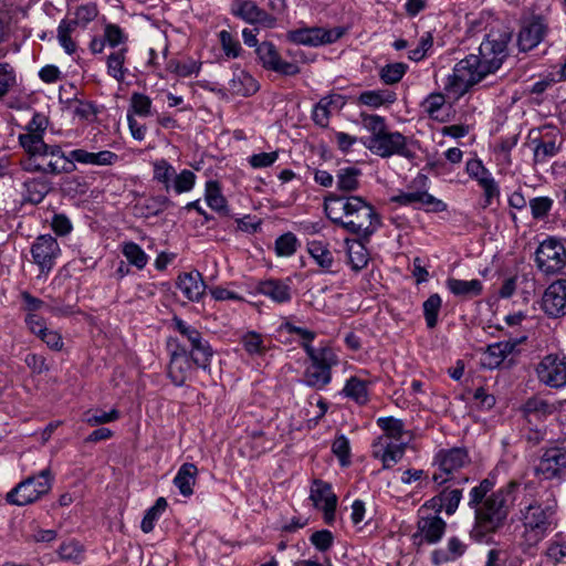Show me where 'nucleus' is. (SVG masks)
<instances>
[{"label": "nucleus", "instance_id": "nucleus-1", "mask_svg": "<svg viewBox=\"0 0 566 566\" xmlns=\"http://www.w3.org/2000/svg\"><path fill=\"white\" fill-rule=\"evenodd\" d=\"M48 126L49 118L41 113H35L25 125L24 133L19 135V144L28 155L23 163L24 170L46 175L72 172L75 165L70 154L66 156L59 145L44 142Z\"/></svg>", "mask_w": 566, "mask_h": 566}, {"label": "nucleus", "instance_id": "nucleus-2", "mask_svg": "<svg viewBox=\"0 0 566 566\" xmlns=\"http://www.w3.org/2000/svg\"><path fill=\"white\" fill-rule=\"evenodd\" d=\"M506 56L507 41L488 35L479 46V54H470L455 64L446 91L455 98L463 96L470 87L495 73Z\"/></svg>", "mask_w": 566, "mask_h": 566}, {"label": "nucleus", "instance_id": "nucleus-3", "mask_svg": "<svg viewBox=\"0 0 566 566\" xmlns=\"http://www.w3.org/2000/svg\"><path fill=\"white\" fill-rule=\"evenodd\" d=\"M520 506L523 544L534 547L552 530L558 506L555 493L551 488L528 481L524 483Z\"/></svg>", "mask_w": 566, "mask_h": 566}, {"label": "nucleus", "instance_id": "nucleus-4", "mask_svg": "<svg viewBox=\"0 0 566 566\" xmlns=\"http://www.w3.org/2000/svg\"><path fill=\"white\" fill-rule=\"evenodd\" d=\"M326 217L348 233L368 238L380 226L375 208L359 196L329 193L324 199Z\"/></svg>", "mask_w": 566, "mask_h": 566}, {"label": "nucleus", "instance_id": "nucleus-5", "mask_svg": "<svg viewBox=\"0 0 566 566\" xmlns=\"http://www.w3.org/2000/svg\"><path fill=\"white\" fill-rule=\"evenodd\" d=\"M518 484L510 481L505 486L488 496L475 510V523L471 536L481 541L486 534L499 530L509 514V507L515 500Z\"/></svg>", "mask_w": 566, "mask_h": 566}, {"label": "nucleus", "instance_id": "nucleus-6", "mask_svg": "<svg viewBox=\"0 0 566 566\" xmlns=\"http://www.w3.org/2000/svg\"><path fill=\"white\" fill-rule=\"evenodd\" d=\"M377 424L385 433L373 443V455L382 462L385 469H389L400 461L405 453L403 423L399 419L388 417L379 418Z\"/></svg>", "mask_w": 566, "mask_h": 566}, {"label": "nucleus", "instance_id": "nucleus-7", "mask_svg": "<svg viewBox=\"0 0 566 566\" xmlns=\"http://www.w3.org/2000/svg\"><path fill=\"white\" fill-rule=\"evenodd\" d=\"M311 364L304 373V381L307 386L323 388L331 382L332 367L338 364V358L331 347L314 348L308 343H302Z\"/></svg>", "mask_w": 566, "mask_h": 566}, {"label": "nucleus", "instance_id": "nucleus-8", "mask_svg": "<svg viewBox=\"0 0 566 566\" xmlns=\"http://www.w3.org/2000/svg\"><path fill=\"white\" fill-rule=\"evenodd\" d=\"M53 475L50 469L42 470L38 476H29L13 488L6 496L10 504L23 506L38 501L50 492Z\"/></svg>", "mask_w": 566, "mask_h": 566}, {"label": "nucleus", "instance_id": "nucleus-9", "mask_svg": "<svg viewBox=\"0 0 566 566\" xmlns=\"http://www.w3.org/2000/svg\"><path fill=\"white\" fill-rule=\"evenodd\" d=\"M364 145L373 154L378 155L382 158L390 157L392 155H399L406 158L413 156L412 151L407 147L406 137L399 132H384L376 138H366Z\"/></svg>", "mask_w": 566, "mask_h": 566}, {"label": "nucleus", "instance_id": "nucleus-10", "mask_svg": "<svg viewBox=\"0 0 566 566\" xmlns=\"http://www.w3.org/2000/svg\"><path fill=\"white\" fill-rule=\"evenodd\" d=\"M344 33L345 30L340 27L332 29L311 27L291 30L286 33V39L300 45L318 46L336 42Z\"/></svg>", "mask_w": 566, "mask_h": 566}, {"label": "nucleus", "instance_id": "nucleus-11", "mask_svg": "<svg viewBox=\"0 0 566 566\" xmlns=\"http://www.w3.org/2000/svg\"><path fill=\"white\" fill-rule=\"evenodd\" d=\"M175 328L181 334V336L189 343L190 354L192 361L196 366L206 369L209 365L210 358L212 357V349L209 344L203 340L201 333L186 324L180 318L174 319Z\"/></svg>", "mask_w": 566, "mask_h": 566}, {"label": "nucleus", "instance_id": "nucleus-12", "mask_svg": "<svg viewBox=\"0 0 566 566\" xmlns=\"http://www.w3.org/2000/svg\"><path fill=\"white\" fill-rule=\"evenodd\" d=\"M61 254L60 245L51 234L39 235L31 247L33 262L39 266L40 275L48 276Z\"/></svg>", "mask_w": 566, "mask_h": 566}, {"label": "nucleus", "instance_id": "nucleus-13", "mask_svg": "<svg viewBox=\"0 0 566 566\" xmlns=\"http://www.w3.org/2000/svg\"><path fill=\"white\" fill-rule=\"evenodd\" d=\"M535 261L541 271L546 274H554L564 268L566 251L556 240H545L536 250Z\"/></svg>", "mask_w": 566, "mask_h": 566}, {"label": "nucleus", "instance_id": "nucleus-14", "mask_svg": "<svg viewBox=\"0 0 566 566\" xmlns=\"http://www.w3.org/2000/svg\"><path fill=\"white\" fill-rule=\"evenodd\" d=\"M436 459L439 464L440 473L433 474V481L439 484L447 482L452 473L457 472L470 462L467 450L462 448L440 450Z\"/></svg>", "mask_w": 566, "mask_h": 566}, {"label": "nucleus", "instance_id": "nucleus-15", "mask_svg": "<svg viewBox=\"0 0 566 566\" xmlns=\"http://www.w3.org/2000/svg\"><path fill=\"white\" fill-rule=\"evenodd\" d=\"M535 473L547 480L565 476L566 450L559 447L546 449L535 467Z\"/></svg>", "mask_w": 566, "mask_h": 566}, {"label": "nucleus", "instance_id": "nucleus-16", "mask_svg": "<svg viewBox=\"0 0 566 566\" xmlns=\"http://www.w3.org/2000/svg\"><path fill=\"white\" fill-rule=\"evenodd\" d=\"M539 381L553 388L566 385V360L557 355L545 356L536 368Z\"/></svg>", "mask_w": 566, "mask_h": 566}, {"label": "nucleus", "instance_id": "nucleus-17", "mask_svg": "<svg viewBox=\"0 0 566 566\" xmlns=\"http://www.w3.org/2000/svg\"><path fill=\"white\" fill-rule=\"evenodd\" d=\"M310 500L316 509L324 512V520L331 524L335 518L337 496L329 483L322 480H314L311 486Z\"/></svg>", "mask_w": 566, "mask_h": 566}, {"label": "nucleus", "instance_id": "nucleus-18", "mask_svg": "<svg viewBox=\"0 0 566 566\" xmlns=\"http://www.w3.org/2000/svg\"><path fill=\"white\" fill-rule=\"evenodd\" d=\"M192 365L190 354L185 344H177L176 349L171 353L168 367V376L176 386H182L189 378Z\"/></svg>", "mask_w": 566, "mask_h": 566}, {"label": "nucleus", "instance_id": "nucleus-19", "mask_svg": "<svg viewBox=\"0 0 566 566\" xmlns=\"http://www.w3.org/2000/svg\"><path fill=\"white\" fill-rule=\"evenodd\" d=\"M542 308L551 317L566 315V280H558L546 289Z\"/></svg>", "mask_w": 566, "mask_h": 566}, {"label": "nucleus", "instance_id": "nucleus-20", "mask_svg": "<svg viewBox=\"0 0 566 566\" xmlns=\"http://www.w3.org/2000/svg\"><path fill=\"white\" fill-rule=\"evenodd\" d=\"M256 54L262 65L283 75H295L300 72L296 64L283 61L271 42H262L256 48Z\"/></svg>", "mask_w": 566, "mask_h": 566}, {"label": "nucleus", "instance_id": "nucleus-21", "mask_svg": "<svg viewBox=\"0 0 566 566\" xmlns=\"http://www.w3.org/2000/svg\"><path fill=\"white\" fill-rule=\"evenodd\" d=\"M394 202H397L401 206H413L417 208L427 207L428 210L440 212L447 209V205L434 198L432 195L427 191H408L401 192L391 198Z\"/></svg>", "mask_w": 566, "mask_h": 566}, {"label": "nucleus", "instance_id": "nucleus-22", "mask_svg": "<svg viewBox=\"0 0 566 566\" xmlns=\"http://www.w3.org/2000/svg\"><path fill=\"white\" fill-rule=\"evenodd\" d=\"M176 285L185 297L192 302L199 301L206 291V283L199 271L180 274L177 277Z\"/></svg>", "mask_w": 566, "mask_h": 566}, {"label": "nucleus", "instance_id": "nucleus-23", "mask_svg": "<svg viewBox=\"0 0 566 566\" xmlns=\"http://www.w3.org/2000/svg\"><path fill=\"white\" fill-rule=\"evenodd\" d=\"M72 163L74 161L93 166H112L118 161V155L109 150L91 153L85 149H74L70 153Z\"/></svg>", "mask_w": 566, "mask_h": 566}, {"label": "nucleus", "instance_id": "nucleus-24", "mask_svg": "<svg viewBox=\"0 0 566 566\" xmlns=\"http://www.w3.org/2000/svg\"><path fill=\"white\" fill-rule=\"evenodd\" d=\"M233 13L248 23L272 25L274 22V19L264 10L260 9L253 1H235Z\"/></svg>", "mask_w": 566, "mask_h": 566}, {"label": "nucleus", "instance_id": "nucleus-25", "mask_svg": "<svg viewBox=\"0 0 566 566\" xmlns=\"http://www.w3.org/2000/svg\"><path fill=\"white\" fill-rule=\"evenodd\" d=\"M444 531L446 522L438 515L421 516L418 521V532L427 543L440 541Z\"/></svg>", "mask_w": 566, "mask_h": 566}, {"label": "nucleus", "instance_id": "nucleus-26", "mask_svg": "<svg viewBox=\"0 0 566 566\" xmlns=\"http://www.w3.org/2000/svg\"><path fill=\"white\" fill-rule=\"evenodd\" d=\"M258 291L276 303H287L292 298L290 283L281 280L271 279L260 282Z\"/></svg>", "mask_w": 566, "mask_h": 566}, {"label": "nucleus", "instance_id": "nucleus-27", "mask_svg": "<svg viewBox=\"0 0 566 566\" xmlns=\"http://www.w3.org/2000/svg\"><path fill=\"white\" fill-rule=\"evenodd\" d=\"M258 90V82L243 70L234 71L228 83V91L233 95L249 96Z\"/></svg>", "mask_w": 566, "mask_h": 566}, {"label": "nucleus", "instance_id": "nucleus-28", "mask_svg": "<svg viewBox=\"0 0 566 566\" xmlns=\"http://www.w3.org/2000/svg\"><path fill=\"white\" fill-rule=\"evenodd\" d=\"M198 472V468L190 462H186L179 468L174 479V484L181 495L188 497L193 494V486L197 482Z\"/></svg>", "mask_w": 566, "mask_h": 566}, {"label": "nucleus", "instance_id": "nucleus-29", "mask_svg": "<svg viewBox=\"0 0 566 566\" xmlns=\"http://www.w3.org/2000/svg\"><path fill=\"white\" fill-rule=\"evenodd\" d=\"M461 497H462L461 490L446 489L438 496H434L427 504H424L422 506L421 511L424 510L427 506H430L432 509H438L437 510L438 512L443 509L448 515H451L458 509Z\"/></svg>", "mask_w": 566, "mask_h": 566}, {"label": "nucleus", "instance_id": "nucleus-30", "mask_svg": "<svg viewBox=\"0 0 566 566\" xmlns=\"http://www.w3.org/2000/svg\"><path fill=\"white\" fill-rule=\"evenodd\" d=\"M545 25L535 20L523 27L518 34V46L522 51H530L535 48L544 38Z\"/></svg>", "mask_w": 566, "mask_h": 566}, {"label": "nucleus", "instance_id": "nucleus-31", "mask_svg": "<svg viewBox=\"0 0 566 566\" xmlns=\"http://www.w3.org/2000/svg\"><path fill=\"white\" fill-rule=\"evenodd\" d=\"M524 417L528 422L541 420L554 412V407L541 397H532L522 407Z\"/></svg>", "mask_w": 566, "mask_h": 566}, {"label": "nucleus", "instance_id": "nucleus-32", "mask_svg": "<svg viewBox=\"0 0 566 566\" xmlns=\"http://www.w3.org/2000/svg\"><path fill=\"white\" fill-rule=\"evenodd\" d=\"M447 287L455 296L462 297H473L482 293V282L478 279L471 281L448 279Z\"/></svg>", "mask_w": 566, "mask_h": 566}, {"label": "nucleus", "instance_id": "nucleus-33", "mask_svg": "<svg viewBox=\"0 0 566 566\" xmlns=\"http://www.w3.org/2000/svg\"><path fill=\"white\" fill-rule=\"evenodd\" d=\"M127 48H120L119 50L112 52L107 56V74L116 80L118 83L124 82L127 73L125 67Z\"/></svg>", "mask_w": 566, "mask_h": 566}, {"label": "nucleus", "instance_id": "nucleus-34", "mask_svg": "<svg viewBox=\"0 0 566 566\" xmlns=\"http://www.w3.org/2000/svg\"><path fill=\"white\" fill-rule=\"evenodd\" d=\"M307 251L323 270H331L334 263V258L331 250L328 249L327 243L318 240H313L308 242Z\"/></svg>", "mask_w": 566, "mask_h": 566}, {"label": "nucleus", "instance_id": "nucleus-35", "mask_svg": "<svg viewBox=\"0 0 566 566\" xmlns=\"http://www.w3.org/2000/svg\"><path fill=\"white\" fill-rule=\"evenodd\" d=\"M27 190L25 199L31 203H40L51 191L52 185L44 178H33L24 182Z\"/></svg>", "mask_w": 566, "mask_h": 566}, {"label": "nucleus", "instance_id": "nucleus-36", "mask_svg": "<svg viewBox=\"0 0 566 566\" xmlns=\"http://www.w3.org/2000/svg\"><path fill=\"white\" fill-rule=\"evenodd\" d=\"M361 171L355 167L340 168L337 172V188L345 192H352L359 187V176Z\"/></svg>", "mask_w": 566, "mask_h": 566}, {"label": "nucleus", "instance_id": "nucleus-37", "mask_svg": "<svg viewBox=\"0 0 566 566\" xmlns=\"http://www.w3.org/2000/svg\"><path fill=\"white\" fill-rule=\"evenodd\" d=\"M396 101V95L389 91H366L363 92L358 102L366 106L378 108L385 104H391Z\"/></svg>", "mask_w": 566, "mask_h": 566}, {"label": "nucleus", "instance_id": "nucleus-38", "mask_svg": "<svg viewBox=\"0 0 566 566\" xmlns=\"http://www.w3.org/2000/svg\"><path fill=\"white\" fill-rule=\"evenodd\" d=\"M98 15V9L95 3H85L78 6L74 11V18L67 19L69 23L75 29L85 28L90 22L94 21Z\"/></svg>", "mask_w": 566, "mask_h": 566}, {"label": "nucleus", "instance_id": "nucleus-39", "mask_svg": "<svg viewBox=\"0 0 566 566\" xmlns=\"http://www.w3.org/2000/svg\"><path fill=\"white\" fill-rule=\"evenodd\" d=\"M75 30L76 29L69 23L67 19H63L57 27V41L65 53L70 55L74 54L77 50V44L72 38Z\"/></svg>", "mask_w": 566, "mask_h": 566}, {"label": "nucleus", "instance_id": "nucleus-40", "mask_svg": "<svg viewBox=\"0 0 566 566\" xmlns=\"http://www.w3.org/2000/svg\"><path fill=\"white\" fill-rule=\"evenodd\" d=\"M346 397L364 405L368 400L366 382L357 377H350L343 389Z\"/></svg>", "mask_w": 566, "mask_h": 566}, {"label": "nucleus", "instance_id": "nucleus-41", "mask_svg": "<svg viewBox=\"0 0 566 566\" xmlns=\"http://www.w3.org/2000/svg\"><path fill=\"white\" fill-rule=\"evenodd\" d=\"M206 201L208 206L218 211V212H226L227 205H226V198L221 193L220 186L218 181L210 180L206 184Z\"/></svg>", "mask_w": 566, "mask_h": 566}, {"label": "nucleus", "instance_id": "nucleus-42", "mask_svg": "<svg viewBox=\"0 0 566 566\" xmlns=\"http://www.w3.org/2000/svg\"><path fill=\"white\" fill-rule=\"evenodd\" d=\"M176 169L165 159L154 163V179L164 185L166 191L170 190Z\"/></svg>", "mask_w": 566, "mask_h": 566}, {"label": "nucleus", "instance_id": "nucleus-43", "mask_svg": "<svg viewBox=\"0 0 566 566\" xmlns=\"http://www.w3.org/2000/svg\"><path fill=\"white\" fill-rule=\"evenodd\" d=\"M408 70V65L402 62H396L385 65L379 76L385 84L392 85L398 83Z\"/></svg>", "mask_w": 566, "mask_h": 566}, {"label": "nucleus", "instance_id": "nucleus-44", "mask_svg": "<svg viewBox=\"0 0 566 566\" xmlns=\"http://www.w3.org/2000/svg\"><path fill=\"white\" fill-rule=\"evenodd\" d=\"M442 304V300L439 294H432L430 295L424 302H423V314L426 318L427 326L429 328H434L438 323V314L440 312Z\"/></svg>", "mask_w": 566, "mask_h": 566}, {"label": "nucleus", "instance_id": "nucleus-45", "mask_svg": "<svg viewBox=\"0 0 566 566\" xmlns=\"http://www.w3.org/2000/svg\"><path fill=\"white\" fill-rule=\"evenodd\" d=\"M167 501L165 497H158L155 504L147 510L143 521H142V531L144 533H149L154 530L155 522L158 520L160 514L166 510Z\"/></svg>", "mask_w": 566, "mask_h": 566}, {"label": "nucleus", "instance_id": "nucleus-46", "mask_svg": "<svg viewBox=\"0 0 566 566\" xmlns=\"http://www.w3.org/2000/svg\"><path fill=\"white\" fill-rule=\"evenodd\" d=\"M122 252L128 262L138 269H143L147 264L148 258L146 253L134 242L124 243Z\"/></svg>", "mask_w": 566, "mask_h": 566}, {"label": "nucleus", "instance_id": "nucleus-47", "mask_svg": "<svg viewBox=\"0 0 566 566\" xmlns=\"http://www.w3.org/2000/svg\"><path fill=\"white\" fill-rule=\"evenodd\" d=\"M119 418V411L112 409L106 412L99 409L88 410L84 415V421L90 426H98L115 421Z\"/></svg>", "mask_w": 566, "mask_h": 566}, {"label": "nucleus", "instance_id": "nucleus-48", "mask_svg": "<svg viewBox=\"0 0 566 566\" xmlns=\"http://www.w3.org/2000/svg\"><path fill=\"white\" fill-rule=\"evenodd\" d=\"M196 184V175L188 169H184L180 174L175 175L170 189L176 193L190 191Z\"/></svg>", "mask_w": 566, "mask_h": 566}, {"label": "nucleus", "instance_id": "nucleus-49", "mask_svg": "<svg viewBox=\"0 0 566 566\" xmlns=\"http://www.w3.org/2000/svg\"><path fill=\"white\" fill-rule=\"evenodd\" d=\"M130 113L144 117L149 116L151 114V99L145 94L133 93L128 114Z\"/></svg>", "mask_w": 566, "mask_h": 566}, {"label": "nucleus", "instance_id": "nucleus-50", "mask_svg": "<svg viewBox=\"0 0 566 566\" xmlns=\"http://www.w3.org/2000/svg\"><path fill=\"white\" fill-rule=\"evenodd\" d=\"M493 482L484 479L479 485L474 486L469 494V506L476 510L482 505V501L486 499V494L493 489Z\"/></svg>", "mask_w": 566, "mask_h": 566}, {"label": "nucleus", "instance_id": "nucleus-51", "mask_svg": "<svg viewBox=\"0 0 566 566\" xmlns=\"http://www.w3.org/2000/svg\"><path fill=\"white\" fill-rule=\"evenodd\" d=\"M83 552V546L75 539L62 543L57 549V554L62 559L72 562H77Z\"/></svg>", "mask_w": 566, "mask_h": 566}, {"label": "nucleus", "instance_id": "nucleus-52", "mask_svg": "<svg viewBox=\"0 0 566 566\" xmlns=\"http://www.w3.org/2000/svg\"><path fill=\"white\" fill-rule=\"evenodd\" d=\"M364 127L370 133L368 138H376L387 130L385 118L379 115L361 114Z\"/></svg>", "mask_w": 566, "mask_h": 566}, {"label": "nucleus", "instance_id": "nucleus-53", "mask_svg": "<svg viewBox=\"0 0 566 566\" xmlns=\"http://www.w3.org/2000/svg\"><path fill=\"white\" fill-rule=\"evenodd\" d=\"M518 342H499L488 346V354L494 357V364L499 365L509 354H511Z\"/></svg>", "mask_w": 566, "mask_h": 566}, {"label": "nucleus", "instance_id": "nucleus-54", "mask_svg": "<svg viewBox=\"0 0 566 566\" xmlns=\"http://www.w3.org/2000/svg\"><path fill=\"white\" fill-rule=\"evenodd\" d=\"M297 239L296 237L287 232L279 237L275 241V251L280 256H290L296 251Z\"/></svg>", "mask_w": 566, "mask_h": 566}, {"label": "nucleus", "instance_id": "nucleus-55", "mask_svg": "<svg viewBox=\"0 0 566 566\" xmlns=\"http://www.w3.org/2000/svg\"><path fill=\"white\" fill-rule=\"evenodd\" d=\"M242 344L250 355H262L266 349L262 336L255 332L247 333L242 337Z\"/></svg>", "mask_w": 566, "mask_h": 566}, {"label": "nucleus", "instance_id": "nucleus-56", "mask_svg": "<svg viewBox=\"0 0 566 566\" xmlns=\"http://www.w3.org/2000/svg\"><path fill=\"white\" fill-rule=\"evenodd\" d=\"M433 45V36L430 32H426L421 35L419 40V44L416 49H412L408 52V57L411 61L419 62L424 59L427 52Z\"/></svg>", "mask_w": 566, "mask_h": 566}, {"label": "nucleus", "instance_id": "nucleus-57", "mask_svg": "<svg viewBox=\"0 0 566 566\" xmlns=\"http://www.w3.org/2000/svg\"><path fill=\"white\" fill-rule=\"evenodd\" d=\"M465 170L471 178L479 182V185L482 184V180H490L493 178L491 172L483 166L480 159L468 160Z\"/></svg>", "mask_w": 566, "mask_h": 566}, {"label": "nucleus", "instance_id": "nucleus-58", "mask_svg": "<svg viewBox=\"0 0 566 566\" xmlns=\"http://www.w3.org/2000/svg\"><path fill=\"white\" fill-rule=\"evenodd\" d=\"M15 84V73L9 63L0 62V98Z\"/></svg>", "mask_w": 566, "mask_h": 566}, {"label": "nucleus", "instance_id": "nucleus-59", "mask_svg": "<svg viewBox=\"0 0 566 566\" xmlns=\"http://www.w3.org/2000/svg\"><path fill=\"white\" fill-rule=\"evenodd\" d=\"M547 563L563 564L566 563V545L559 542H551L545 551Z\"/></svg>", "mask_w": 566, "mask_h": 566}, {"label": "nucleus", "instance_id": "nucleus-60", "mask_svg": "<svg viewBox=\"0 0 566 566\" xmlns=\"http://www.w3.org/2000/svg\"><path fill=\"white\" fill-rule=\"evenodd\" d=\"M220 43L224 54L229 57H238L241 51V46L238 40L226 30L219 33Z\"/></svg>", "mask_w": 566, "mask_h": 566}, {"label": "nucleus", "instance_id": "nucleus-61", "mask_svg": "<svg viewBox=\"0 0 566 566\" xmlns=\"http://www.w3.org/2000/svg\"><path fill=\"white\" fill-rule=\"evenodd\" d=\"M333 103L332 97H323L315 106L313 111V120L322 126L326 127L329 119V105Z\"/></svg>", "mask_w": 566, "mask_h": 566}, {"label": "nucleus", "instance_id": "nucleus-62", "mask_svg": "<svg viewBox=\"0 0 566 566\" xmlns=\"http://www.w3.org/2000/svg\"><path fill=\"white\" fill-rule=\"evenodd\" d=\"M553 200L548 197H537L533 198L530 201V207L532 210V216L535 219H543L545 218L549 210L552 209Z\"/></svg>", "mask_w": 566, "mask_h": 566}, {"label": "nucleus", "instance_id": "nucleus-63", "mask_svg": "<svg viewBox=\"0 0 566 566\" xmlns=\"http://www.w3.org/2000/svg\"><path fill=\"white\" fill-rule=\"evenodd\" d=\"M332 450L343 467L349 463V441L345 436H339L334 440Z\"/></svg>", "mask_w": 566, "mask_h": 566}, {"label": "nucleus", "instance_id": "nucleus-64", "mask_svg": "<svg viewBox=\"0 0 566 566\" xmlns=\"http://www.w3.org/2000/svg\"><path fill=\"white\" fill-rule=\"evenodd\" d=\"M103 36L106 43L112 48H115L126 41L123 30L118 25L112 23L105 25Z\"/></svg>", "mask_w": 566, "mask_h": 566}]
</instances>
